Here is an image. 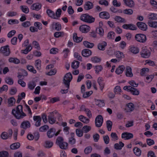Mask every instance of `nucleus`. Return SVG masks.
Segmentation results:
<instances>
[{
	"label": "nucleus",
	"instance_id": "45",
	"mask_svg": "<svg viewBox=\"0 0 157 157\" xmlns=\"http://www.w3.org/2000/svg\"><path fill=\"white\" fill-rule=\"evenodd\" d=\"M149 19L155 20L157 19V14L155 13H151L148 16Z\"/></svg>",
	"mask_w": 157,
	"mask_h": 157
},
{
	"label": "nucleus",
	"instance_id": "55",
	"mask_svg": "<svg viewBox=\"0 0 157 157\" xmlns=\"http://www.w3.org/2000/svg\"><path fill=\"white\" fill-rule=\"evenodd\" d=\"M95 68L96 69V73L97 74H99V72L102 70V67L101 65H97L94 66Z\"/></svg>",
	"mask_w": 157,
	"mask_h": 157
},
{
	"label": "nucleus",
	"instance_id": "7",
	"mask_svg": "<svg viewBox=\"0 0 157 157\" xmlns=\"http://www.w3.org/2000/svg\"><path fill=\"white\" fill-rule=\"evenodd\" d=\"M103 119L101 115L98 116L95 119V126L97 127H101L103 124Z\"/></svg>",
	"mask_w": 157,
	"mask_h": 157
},
{
	"label": "nucleus",
	"instance_id": "60",
	"mask_svg": "<svg viewBox=\"0 0 157 157\" xmlns=\"http://www.w3.org/2000/svg\"><path fill=\"white\" fill-rule=\"evenodd\" d=\"M76 133L77 135L79 137H81L83 135V131L81 130L80 129L77 128L76 130Z\"/></svg>",
	"mask_w": 157,
	"mask_h": 157
},
{
	"label": "nucleus",
	"instance_id": "25",
	"mask_svg": "<svg viewBox=\"0 0 157 157\" xmlns=\"http://www.w3.org/2000/svg\"><path fill=\"white\" fill-rule=\"evenodd\" d=\"M8 61L10 63L15 64H18L20 63L19 59L15 57H10Z\"/></svg>",
	"mask_w": 157,
	"mask_h": 157
},
{
	"label": "nucleus",
	"instance_id": "21",
	"mask_svg": "<svg viewBox=\"0 0 157 157\" xmlns=\"http://www.w3.org/2000/svg\"><path fill=\"white\" fill-rule=\"evenodd\" d=\"M107 45V43L105 41H103L98 44V48L100 50L103 51L105 49V47Z\"/></svg>",
	"mask_w": 157,
	"mask_h": 157
},
{
	"label": "nucleus",
	"instance_id": "64",
	"mask_svg": "<svg viewBox=\"0 0 157 157\" xmlns=\"http://www.w3.org/2000/svg\"><path fill=\"white\" fill-rule=\"evenodd\" d=\"M9 153L7 151H4L0 152V157H7Z\"/></svg>",
	"mask_w": 157,
	"mask_h": 157
},
{
	"label": "nucleus",
	"instance_id": "37",
	"mask_svg": "<svg viewBox=\"0 0 157 157\" xmlns=\"http://www.w3.org/2000/svg\"><path fill=\"white\" fill-rule=\"evenodd\" d=\"M80 62L74 60L71 63V67L74 69H77L79 66Z\"/></svg>",
	"mask_w": 157,
	"mask_h": 157
},
{
	"label": "nucleus",
	"instance_id": "12",
	"mask_svg": "<svg viewBox=\"0 0 157 157\" xmlns=\"http://www.w3.org/2000/svg\"><path fill=\"white\" fill-rule=\"evenodd\" d=\"M136 25L139 29L142 30L146 31L147 29V25L143 22H138L136 23Z\"/></svg>",
	"mask_w": 157,
	"mask_h": 157
},
{
	"label": "nucleus",
	"instance_id": "36",
	"mask_svg": "<svg viewBox=\"0 0 157 157\" xmlns=\"http://www.w3.org/2000/svg\"><path fill=\"white\" fill-rule=\"evenodd\" d=\"M36 86V83L34 81L29 82L28 84V88L31 90H33Z\"/></svg>",
	"mask_w": 157,
	"mask_h": 157
},
{
	"label": "nucleus",
	"instance_id": "61",
	"mask_svg": "<svg viewBox=\"0 0 157 157\" xmlns=\"http://www.w3.org/2000/svg\"><path fill=\"white\" fill-rule=\"evenodd\" d=\"M74 56L75 58H76L77 59H78V60H79L80 61H82V57L78 53L76 52H75L74 53Z\"/></svg>",
	"mask_w": 157,
	"mask_h": 157
},
{
	"label": "nucleus",
	"instance_id": "41",
	"mask_svg": "<svg viewBox=\"0 0 157 157\" xmlns=\"http://www.w3.org/2000/svg\"><path fill=\"white\" fill-rule=\"evenodd\" d=\"M53 143L50 141H46L45 142L44 147L46 148H51L53 145Z\"/></svg>",
	"mask_w": 157,
	"mask_h": 157
},
{
	"label": "nucleus",
	"instance_id": "62",
	"mask_svg": "<svg viewBox=\"0 0 157 157\" xmlns=\"http://www.w3.org/2000/svg\"><path fill=\"white\" fill-rule=\"evenodd\" d=\"M121 90L120 86H116L114 89V92L115 94H118L119 92H121Z\"/></svg>",
	"mask_w": 157,
	"mask_h": 157
},
{
	"label": "nucleus",
	"instance_id": "1",
	"mask_svg": "<svg viewBox=\"0 0 157 157\" xmlns=\"http://www.w3.org/2000/svg\"><path fill=\"white\" fill-rule=\"evenodd\" d=\"M72 79V76L70 72L66 74L63 78V82L67 89L66 90L62 89L60 91L62 94H66L68 91V89L69 88L70 83Z\"/></svg>",
	"mask_w": 157,
	"mask_h": 157
},
{
	"label": "nucleus",
	"instance_id": "23",
	"mask_svg": "<svg viewBox=\"0 0 157 157\" xmlns=\"http://www.w3.org/2000/svg\"><path fill=\"white\" fill-rule=\"evenodd\" d=\"M56 129L54 128H51L47 132L48 137L49 138H52L55 134Z\"/></svg>",
	"mask_w": 157,
	"mask_h": 157
},
{
	"label": "nucleus",
	"instance_id": "29",
	"mask_svg": "<svg viewBox=\"0 0 157 157\" xmlns=\"http://www.w3.org/2000/svg\"><path fill=\"white\" fill-rule=\"evenodd\" d=\"M126 75L127 76L132 77L133 75L132 72V69L129 66H127L126 67Z\"/></svg>",
	"mask_w": 157,
	"mask_h": 157
},
{
	"label": "nucleus",
	"instance_id": "31",
	"mask_svg": "<svg viewBox=\"0 0 157 157\" xmlns=\"http://www.w3.org/2000/svg\"><path fill=\"white\" fill-rule=\"evenodd\" d=\"M102 78L99 77L98 78V82L100 86V89L102 90L104 86V83L103 82Z\"/></svg>",
	"mask_w": 157,
	"mask_h": 157
},
{
	"label": "nucleus",
	"instance_id": "4",
	"mask_svg": "<svg viewBox=\"0 0 157 157\" xmlns=\"http://www.w3.org/2000/svg\"><path fill=\"white\" fill-rule=\"evenodd\" d=\"M63 140L62 137L59 136L56 140V143L61 149L66 150L68 148V144L66 142H64Z\"/></svg>",
	"mask_w": 157,
	"mask_h": 157
},
{
	"label": "nucleus",
	"instance_id": "34",
	"mask_svg": "<svg viewBox=\"0 0 157 157\" xmlns=\"http://www.w3.org/2000/svg\"><path fill=\"white\" fill-rule=\"evenodd\" d=\"M96 33L98 34L101 37L103 36L104 35V30L102 28H98L96 29Z\"/></svg>",
	"mask_w": 157,
	"mask_h": 157
},
{
	"label": "nucleus",
	"instance_id": "14",
	"mask_svg": "<svg viewBox=\"0 0 157 157\" xmlns=\"http://www.w3.org/2000/svg\"><path fill=\"white\" fill-rule=\"evenodd\" d=\"M94 6V5L92 3L88 1L86 2L84 5V8L86 10H88L92 9Z\"/></svg>",
	"mask_w": 157,
	"mask_h": 157
},
{
	"label": "nucleus",
	"instance_id": "17",
	"mask_svg": "<svg viewBox=\"0 0 157 157\" xmlns=\"http://www.w3.org/2000/svg\"><path fill=\"white\" fill-rule=\"evenodd\" d=\"M33 120L34 121H36L35 124V125L36 127H39L41 125V118L39 116H34L33 117Z\"/></svg>",
	"mask_w": 157,
	"mask_h": 157
},
{
	"label": "nucleus",
	"instance_id": "39",
	"mask_svg": "<svg viewBox=\"0 0 157 157\" xmlns=\"http://www.w3.org/2000/svg\"><path fill=\"white\" fill-rule=\"evenodd\" d=\"M128 110L127 112H129L133 111L134 109V105L132 103H129L127 105V106Z\"/></svg>",
	"mask_w": 157,
	"mask_h": 157
},
{
	"label": "nucleus",
	"instance_id": "54",
	"mask_svg": "<svg viewBox=\"0 0 157 157\" xmlns=\"http://www.w3.org/2000/svg\"><path fill=\"white\" fill-rule=\"evenodd\" d=\"M96 104L99 107H101L105 105V103L103 100H97L96 101Z\"/></svg>",
	"mask_w": 157,
	"mask_h": 157
},
{
	"label": "nucleus",
	"instance_id": "33",
	"mask_svg": "<svg viewBox=\"0 0 157 157\" xmlns=\"http://www.w3.org/2000/svg\"><path fill=\"white\" fill-rule=\"evenodd\" d=\"M16 100L13 97H11L8 99V102L10 106H13L15 103Z\"/></svg>",
	"mask_w": 157,
	"mask_h": 157
},
{
	"label": "nucleus",
	"instance_id": "35",
	"mask_svg": "<svg viewBox=\"0 0 157 157\" xmlns=\"http://www.w3.org/2000/svg\"><path fill=\"white\" fill-rule=\"evenodd\" d=\"M20 146V144L19 143H15L10 145V148L12 150L16 149L19 148Z\"/></svg>",
	"mask_w": 157,
	"mask_h": 157
},
{
	"label": "nucleus",
	"instance_id": "22",
	"mask_svg": "<svg viewBox=\"0 0 157 157\" xmlns=\"http://www.w3.org/2000/svg\"><path fill=\"white\" fill-rule=\"evenodd\" d=\"M46 13L49 17L54 19H57L58 18L56 17V15L54 11L50 9H48L47 10Z\"/></svg>",
	"mask_w": 157,
	"mask_h": 157
},
{
	"label": "nucleus",
	"instance_id": "42",
	"mask_svg": "<svg viewBox=\"0 0 157 157\" xmlns=\"http://www.w3.org/2000/svg\"><path fill=\"white\" fill-rule=\"evenodd\" d=\"M114 19L118 22H125V19L119 16H116L115 17Z\"/></svg>",
	"mask_w": 157,
	"mask_h": 157
},
{
	"label": "nucleus",
	"instance_id": "47",
	"mask_svg": "<svg viewBox=\"0 0 157 157\" xmlns=\"http://www.w3.org/2000/svg\"><path fill=\"white\" fill-rule=\"evenodd\" d=\"M112 124V122L108 120L106 121V126L108 131H111Z\"/></svg>",
	"mask_w": 157,
	"mask_h": 157
},
{
	"label": "nucleus",
	"instance_id": "28",
	"mask_svg": "<svg viewBox=\"0 0 157 157\" xmlns=\"http://www.w3.org/2000/svg\"><path fill=\"white\" fill-rule=\"evenodd\" d=\"M84 45L86 48H91L94 46V44L92 43H90L87 41H84L83 42Z\"/></svg>",
	"mask_w": 157,
	"mask_h": 157
},
{
	"label": "nucleus",
	"instance_id": "9",
	"mask_svg": "<svg viewBox=\"0 0 157 157\" xmlns=\"http://www.w3.org/2000/svg\"><path fill=\"white\" fill-rule=\"evenodd\" d=\"M56 112L53 111L52 113H50L48 116V120L49 122L51 124L55 123L56 121V118L55 117L54 114H56Z\"/></svg>",
	"mask_w": 157,
	"mask_h": 157
},
{
	"label": "nucleus",
	"instance_id": "15",
	"mask_svg": "<svg viewBox=\"0 0 157 157\" xmlns=\"http://www.w3.org/2000/svg\"><path fill=\"white\" fill-rule=\"evenodd\" d=\"M79 29L82 32L86 33L90 31V27L86 25H83L79 27Z\"/></svg>",
	"mask_w": 157,
	"mask_h": 157
},
{
	"label": "nucleus",
	"instance_id": "8",
	"mask_svg": "<svg viewBox=\"0 0 157 157\" xmlns=\"http://www.w3.org/2000/svg\"><path fill=\"white\" fill-rule=\"evenodd\" d=\"M0 51L5 56H8L10 53L9 46L6 45L1 47Z\"/></svg>",
	"mask_w": 157,
	"mask_h": 157
},
{
	"label": "nucleus",
	"instance_id": "18",
	"mask_svg": "<svg viewBox=\"0 0 157 157\" xmlns=\"http://www.w3.org/2000/svg\"><path fill=\"white\" fill-rule=\"evenodd\" d=\"M91 54V51L89 49H84L83 50L82 52V56L85 57H88L90 56Z\"/></svg>",
	"mask_w": 157,
	"mask_h": 157
},
{
	"label": "nucleus",
	"instance_id": "2",
	"mask_svg": "<svg viewBox=\"0 0 157 157\" xmlns=\"http://www.w3.org/2000/svg\"><path fill=\"white\" fill-rule=\"evenodd\" d=\"M22 108V105H19L16 107V109H12V114L18 119L22 118L26 116L23 111Z\"/></svg>",
	"mask_w": 157,
	"mask_h": 157
},
{
	"label": "nucleus",
	"instance_id": "44",
	"mask_svg": "<svg viewBox=\"0 0 157 157\" xmlns=\"http://www.w3.org/2000/svg\"><path fill=\"white\" fill-rule=\"evenodd\" d=\"M115 34L113 31H110L108 34L107 38L109 39H114Z\"/></svg>",
	"mask_w": 157,
	"mask_h": 157
},
{
	"label": "nucleus",
	"instance_id": "30",
	"mask_svg": "<svg viewBox=\"0 0 157 157\" xmlns=\"http://www.w3.org/2000/svg\"><path fill=\"white\" fill-rule=\"evenodd\" d=\"M124 146V144L121 142H120L119 144L116 143L114 145V148L116 150L121 149Z\"/></svg>",
	"mask_w": 157,
	"mask_h": 157
},
{
	"label": "nucleus",
	"instance_id": "57",
	"mask_svg": "<svg viewBox=\"0 0 157 157\" xmlns=\"http://www.w3.org/2000/svg\"><path fill=\"white\" fill-rule=\"evenodd\" d=\"M8 23L10 25L18 24L19 23V21L16 19H10L8 21Z\"/></svg>",
	"mask_w": 157,
	"mask_h": 157
},
{
	"label": "nucleus",
	"instance_id": "27",
	"mask_svg": "<svg viewBox=\"0 0 157 157\" xmlns=\"http://www.w3.org/2000/svg\"><path fill=\"white\" fill-rule=\"evenodd\" d=\"M125 69V67L123 65L119 66L115 71L116 73L118 75L121 74Z\"/></svg>",
	"mask_w": 157,
	"mask_h": 157
},
{
	"label": "nucleus",
	"instance_id": "3",
	"mask_svg": "<svg viewBox=\"0 0 157 157\" xmlns=\"http://www.w3.org/2000/svg\"><path fill=\"white\" fill-rule=\"evenodd\" d=\"M80 19L83 21L88 23H93L95 21V18L88 13L82 14L80 16Z\"/></svg>",
	"mask_w": 157,
	"mask_h": 157
},
{
	"label": "nucleus",
	"instance_id": "13",
	"mask_svg": "<svg viewBox=\"0 0 157 157\" xmlns=\"http://www.w3.org/2000/svg\"><path fill=\"white\" fill-rule=\"evenodd\" d=\"M133 135L132 133L128 132H125L122 134L121 137L125 140H128L133 137Z\"/></svg>",
	"mask_w": 157,
	"mask_h": 157
},
{
	"label": "nucleus",
	"instance_id": "53",
	"mask_svg": "<svg viewBox=\"0 0 157 157\" xmlns=\"http://www.w3.org/2000/svg\"><path fill=\"white\" fill-rule=\"evenodd\" d=\"M130 51L134 54H137L139 51V49L137 47H132L130 49Z\"/></svg>",
	"mask_w": 157,
	"mask_h": 157
},
{
	"label": "nucleus",
	"instance_id": "52",
	"mask_svg": "<svg viewBox=\"0 0 157 157\" xmlns=\"http://www.w3.org/2000/svg\"><path fill=\"white\" fill-rule=\"evenodd\" d=\"M91 129V127L90 126L85 125L82 128V130L85 133H87L90 131Z\"/></svg>",
	"mask_w": 157,
	"mask_h": 157
},
{
	"label": "nucleus",
	"instance_id": "38",
	"mask_svg": "<svg viewBox=\"0 0 157 157\" xmlns=\"http://www.w3.org/2000/svg\"><path fill=\"white\" fill-rule=\"evenodd\" d=\"M147 24L148 25L151 27L157 28V22L156 21H149Z\"/></svg>",
	"mask_w": 157,
	"mask_h": 157
},
{
	"label": "nucleus",
	"instance_id": "63",
	"mask_svg": "<svg viewBox=\"0 0 157 157\" xmlns=\"http://www.w3.org/2000/svg\"><path fill=\"white\" fill-rule=\"evenodd\" d=\"M99 3L101 5H104L105 6L109 5L108 2L106 0H100L99 1Z\"/></svg>",
	"mask_w": 157,
	"mask_h": 157
},
{
	"label": "nucleus",
	"instance_id": "32",
	"mask_svg": "<svg viewBox=\"0 0 157 157\" xmlns=\"http://www.w3.org/2000/svg\"><path fill=\"white\" fill-rule=\"evenodd\" d=\"M130 92H131L132 94L135 95H139L140 93L139 90H138L137 89L132 87L131 88L130 90Z\"/></svg>",
	"mask_w": 157,
	"mask_h": 157
},
{
	"label": "nucleus",
	"instance_id": "20",
	"mask_svg": "<svg viewBox=\"0 0 157 157\" xmlns=\"http://www.w3.org/2000/svg\"><path fill=\"white\" fill-rule=\"evenodd\" d=\"M100 17L105 19H108L110 17L109 14L107 12H102L99 13Z\"/></svg>",
	"mask_w": 157,
	"mask_h": 157
},
{
	"label": "nucleus",
	"instance_id": "49",
	"mask_svg": "<svg viewBox=\"0 0 157 157\" xmlns=\"http://www.w3.org/2000/svg\"><path fill=\"white\" fill-rule=\"evenodd\" d=\"M91 61L94 63H98L100 62L101 59L96 56L92 57L91 59Z\"/></svg>",
	"mask_w": 157,
	"mask_h": 157
},
{
	"label": "nucleus",
	"instance_id": "19",
	"mask_svg": "<svg viewBox=\"0 0 157 157\" xmlns=\"http://www.w3.org/2000/svg\"><path fill=\"white\" fill-rule=\"evenodd\" d=\"M41 7L40 4L36 3L33 4L30 7V9L33 10L38 11L40 10Z\"/></svg>",
	"mask_w": 157,
	"mask_h": 157
},
{
	"label": "nucleus",
	"instance_id": "50",
	"mask_svg": "<svg viewBox=\"0 0 157 157\" xmlns=\"http://www.w3.org/2000/svg\"><path fill=\"white\" fill-rule=\"evenodd\" d=\"M1 138L3 140H6L10 138L8 133L7 132H3L2 133L1 135Z\"/></svg>",
	"mask_w": 157,
	"mask_h": 157
},
{
	"label": "nucleus",
	"instance_id": "5",
	"mask_svg": "<svg viewBox=\"0 0 157 157\" xmlns=\"http://www.w3.org/2000/svg\"><path fill=\"white\" fill-rule=\"evenodd\" d=\"M151 53L150 51L146 47H143L140 52V55L142 57L146 58L150 56Z\"/></svg>",
	"mask_w": 157,
	"mask_h": 157
},
{
	"label": "nucleus",
	"instance_id": "10",
	"mask_svg": "<svg viewBox=\"0 0 157 157\" xmlns=\"http://www.w3.org/2000/svg\"><path fill=\"white\" fill-rule=\"evenodd\" d=\"M122 27L125 29H130L132 30H135L137 29L136 26L135 25L132 24H125L122 25Z\"/></svg>",
	"mask_w": 157,
	"mask_h": 157
},
{
	"label": "nucleus",
	"instance_id": "56",
	"mask_svg": "<svg viewBox=\"0 0 157 157\" xmlns=\"http://www.w3.org/2000/svg\"><path fill=\"white\" fill-rule=\"evenodd\" d=\"M123 13L125 14L131 15L133 13V11L131 9H126L124 10Z\"/></svg>",
	"mask_w": 157,
	"mask_h": 157
},
{
	"label": "nucleus",
	"instance_id": "46",
	"mask_svg": "<svg viewBox=\"0 0 157 157\" xmlns=\"http://www.w3.org/2000/svg\"><path fill=\"white\" fill-rule=\"evenodd\" d=\"M5 81L7 84L10 85H12L13 83V80L10 77H6L5 79Z\"/></svg>",
	"mask_w": 157,
	"mask_h": 157
},
{
	"label": "nucleus",
	"instance_id": "24",
	"mask_svg": "<svg viewBox=\"0 0 157 157\" xmlns=\"http://www.w3.org/2000/svg\"><path fill=\"white\" fill-rule=\"evenodd\" d=\"M78 118L81 121L85 124L89 123L90 121V120L89 119L82 115L79 116Z\"/></svg>",
	"mask_w": 157,
	"mask_h": 157
},
{
	"label": "nucleus",
	"instance_id": "11",
	"mask_svg": "<svg viewBox=\"0 0 157 157\" xmlns=\"http://www.w3.org/2000/svg\"><path fill=\"white\" fill-rule=\"evenodd\" d=\"M31 127L30 122L28 121H23L20 127L24 129H26L29 128Z\"/></svg>",
	"mask_w": 157,
	"mask_h": 157
},
{
	"label": "nucleus",
	"instance_id": "58",
	"mask_svg": "<svg viewBox=\"0 0 157 157\" xmlns=\"http://www.w3.org/2000/svg\"><path fill=\"white\" fill-rule=\"evenodd\" d=\"M92 150V147L89 146L86 147L84 150V152L86 154H88L90 153Z\"/></svg>",
	"mask_w": 157,
	"mask_h": 157
},
{
	"label": "nucleus",
	"instance_id": "16",
	"mask_svg": "<svg viewBox=\"0 0 157 157\" xmlns=\"http://www.w3.org/2000/svg\"><path fill=\"white\" fill-rule=\"evenodd\" d=\"M124 3L127 6L132 8L135 6V4L133 0H123Z\"/></svg>",
	"mask_w": 157,
	"mask_h": 157
},
{
	"label": "nucleus",
	"instance_id": "48",
	"mask_svg": "<svg viewBox=\"0 0 157 157\" xmlns=\"http://www.w3.org/2000/svg\"><path fill=\"white\" fill-rule=\"evenodd\" d=\"M41 61L40 59H37L35 61V66L38 70H40L41 68Z\"/></svg>",
	"mask_w": 157,
	"mask_h": 157
},
{
	"label": "nucleus",
	"instance_id": "40",
	"mask_svg": "<svg viewBox=\"0 0 157 157\" xmlns=\"http://www.w3.org/2000/svg\"><path fill=\"white\" fill-rule=\"evenodd\" d=\"M133 151L134 154L137 156L140 155L141 151L140 149L137 147H134L133 149Z\"/></svg>",
	"mask_w": 157,
	"mask_h": 157
},
{
	"label": "nucleus",
	"instance_id": "51",
	"mask_svg": "<svg viewBox=\"0 0 157 157\" xmlns=\"http://www.w3.org/2000/svg\"><path fill=\"white\" fill-rule=\"evenodd\" d=\"M27 68L29 71L34 74H35L36 73V70L34 69L33 67L32 66L28 65L27 66Z\"/></svg>",
	"mask_w": 157,
	"mask_h": 157
},
{
	"label": "nucleus",
	"instance_id": "59",
	"mask_svg": "<svg viewBox=\"0 0 157 157\" xmlns=\"http://www.w3.org/2000/svg\"><path fill=\"white\" fill-rule=\"evenodd\" d=\"M149 69L147 68H144L141 69L140 72L141 75L144 76L145 74L149 71Z\"/></svg>",
	"mask_w": 157,
	"mask_h": 157
},
{
	"label": "nucleus",
	"instance_id": "26",
	"mask_svg": "<svg viewBox=\"0 0 157 157\" xmlns=\"http://www.w3.org/2000/svg\"><path fill=\"white\" fill-rule=\"evenodd\" d=\"M73 39L74 42L76 43H79L82 40V38L78 37L77 33H75L73 35Z\"/></svg>",
	"mask_w": 157,
	"mask_h": 157
},
{
	"label": "nucleus",
	"instance_id": "6",
	"mask_svg": "<svg viewBox=\"0 0 157 157\" xmlns=\"http://www.w3.org/2000/svg\"><path fill=\"white\" fill-rule=\"evenodd\" d=\"M135 39L141 43H145L146 41V36L143 34H136L135 36Z\"/></svg>",
	"mask_w": 157,
	"mask_h": 157
},
{
	"label": "nucleus",
	"instance_id": "43",
	"mask_svg": "<svg viewBox=\"0 0 157 157\" xmlns=\"http://www.w3.org/2000/svg\"><path fill=\"white\" fill-rule=\"evenodd\" d=\"M20 8L22 11L25 13H27L29 12V9L26 6H20Z\"/></svg>",
	"mask_w": 157,
	"mask_h": 157
}]
</instances>
